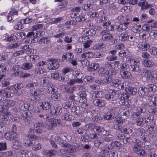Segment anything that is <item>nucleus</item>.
Listing matches in <instances>:
<instances>
[{"label":"nucleus","instance_id":"obj_1","mask_svg":"<svg viewBox=\"0 0 157 157\" xmlns=\"http://www.w3.org/2000/svg\"><path fill=\"white\" fill-rule=\"evenodd\" d=\"M85 127L86 130L97 132L102 135H105L107 134V131L105 130L103 127L96 125L95 123H90L86 125Z\"/></svg>","mask_w":157,"mask_h":157},{"label":"nucleus","instance_id":"obj_2","mask_svg":"<svg viewBox=\"0 0 157 157\" xmlns=\"http://www.w3.org/2000/svg\"><path fill=\"white\" fill-rule=\"evenodd\" d=\"M132 64L129 67V69L130 71L135 74H138L141 71L140 62L137 59H136Z\"/></svg>","mask_w":157,"mask_h":157},{"label":"nucleus","instance_id":"obj_3","mask_svg":"<svg viewBox=\"0 0 157 157\" xmlns=\"http://www.w3.org/2000/svg\"><path fill=\"white\" fill-rule=\"evenodd\" d=\"M147 103L144 101L140 100L139 101L138 105L137 108V111L140 114H145L147 111Z\"/></svg>","mask_w":157,"mask_h":157},{"label":"nucleus","instance_id":"obj_4","mask_svg":"<svg viewBox=\"0 0 157 157\" xmlns=\"http://www.w3.org/2000/svg\"><path fill=\"white\" fill-rule=\"evenodd\" d=\"M110 92L105 95V98L110 102L117 100L116 95L117 94V91L114 89L109 90Z\"/></svg>","mask_w":157,"mask_h":157},{"label":"nucleus","instance_id":"obj_5","mask_svg":"<svg viewBox=\"0 0 157 157\" xmlns=\"http://www.w3.org/2000/svg\"><path fill=\"white\" fill-rule=\"evenodd\" d=\"M48 68L50 70H54L57 69L59 67V64L57 60L53 58L48 59Z\"/></svg>","mask_w":157,"mask_h":157},{"label":"nucleus","instance_id":"obj_6","mask_svg":"<svg viewBox=\"0 0 157 157\" xmlns=\"http://www.w3.org/2000/svg\"><path fill=\"white\" fill-rule=\"evenodd\" d=\"M114 115L115 114L113 110L112 109L108 108L104 112L103 115V118L104 120L111 121L113 119Z\"/></svg>","mask_w":157,"mask_h":157},{"label":"nucleus","instance_id":"obj_7","mask_svg":"<svg viewBox=\"0 0 157 157\" xmlns=\"http://www.w3.org/2000/svg\"><path fill=\"white\" fill-rule=\"evenodd\" d=\"M140 144H134L133 147V151L138 155L144 156L145 155V151L140 149Z\"/></svg>","mask_w":157,"mask_h":157},{"label":"nucleus","instance_id":"obj_8","mask_svg":"<svg viewBox=\"0 0 157 157\" xmlns=\"http://www.w3.org/2000/svg\"><path fill=\"white\" fill-rule=\"evenodd\" d=\"M22 48H24V50H21L17 51L13 53V56L16 57L19 56L23 54L25 52L28 54H30L31 53V49L29 48V45H26L23 47Z\"/></svg>","mask_w":157,"mask_h":157},{"label":"nucleus","instance_id":"obj_9","mask_svg":"<svg viewBox=\"0 0 157 157\" xmlns=\"http://www.w3.org/2000/svg\"><path fill=\"white\" fill-rule=\"evenodd\" d=\"M140 75L142 77L145 78L147 81H149L152 77V73L149 70L144 69L141 72Z\"/></svg>","mask_w":157,"mask_h":157},{"label":"nucleus","instance_id":"obj_10","mask_svg":"<svg viewBox=\"0 0 157 157\" xmlns=\"http://www.w3.org/2000/svg\"><path fill=\"white\" fill-rule=\"evenodd\" d=\"M13 95V94L11 91L8 90L6 88L0 90V96L6 98H10Z\"/></svg>","mask_w":157,"mask_h":157},{"label":"nucleus","instance_id":"obj_11","mask_svg":"<svg viewBox=\"0 0 157 157\" xmlns=\"http://www.w3.org/2000/svg\"><path fill=\"white\" fill-rule=\"evenodd\" d=\"M61 119L63 120L70 121L74 119V117L70 114L67 110H65L62 113Z\"/></svg>","mask_w":157,"mask_h":157},{"label":"nucleus","instance_id":"obj_12","mask_svg":"<svg viewBox=\"0 0 157 157\" xmlns=\"http://www.w3.org/2000/svg\"><path fill=\"white\" fill-rule=\"evenodd\" d=\"M138 5L139 6L141 7L140 10L142 11L147 10L152 6L151 4H148L147 1L145 0H141L140 2L138 3Z\"/></svg>","mask_w":157,"mask_h":157},{"label":"nucleus","instance_id":"obj_13","mask_svg":"<svg viewBox=\"0 0 157 157\" xmlns=\"http://www.w3.org/2000/svg\"><path fill=\"white\" fill-rule=\"evenodd\" d=\"M102 11L99 13L96 19L97 23H101L106 21L107 17L103 14L104 12Z\"/></svg>","mask_w":157,"mask_h":157},{"label":"nucleus","instance_id":"obj_14","mask_svg":"<svg viewBox=\"0 0 157 157\" xmlns=\"http://www.w3.org/2000/svg\"><path fill=\"white\" fill-rule=\"evenodd\" d=\"M39 58V56L36 55H27L25 57L26 61L31 63L36 61Z\"/></svg>","mask_w":157,"mask_h":157},{"label":"nucleus","instance_id":"obj_15","mask_svg":"<svg viewBox=\"0 0 157 157\" xmlns=\"http://www.w3.org/2000/svg\"><path fill=\"white\" fill-rule=\"evenodd\" d=\"M130 24L129 22L120 24L119 25L116 26L115 29L118 32L124 31L127 29Z\"/></svg>","mask_w":157,"mask_h":157},{"label":"nucleus","instance_id":"obj_16","mask_svg":"<svg viewBox=\"0 0 157 157\" xmlns=\"http://www.w3.org/2000/svg\"><path fill=\"white\" fill-rule=\"evenodd\" d=\"M125 91L127 94L135 95L137 93L136 88L130 86H127L125 87Z\"/></svg>","mask_w":157,"mask_h":157},{"label":"nucleus","instance_id":"obj_17","mask_svg":"<svg viewBox=\"0 0 157 157\" xmlns=\"http://www.w3.org/2000/svg\"><path fill=\"white\" fill-rule=\"evenodd\" d=\"M138 93L139 96L140 97L147 95L148 93V90L146 87H139L138 90Z\"/></svg>","mask_w":157,"mask_h":157},{"label":"nucleus","instance_id":"obj_18","mask_svg":"<svg viewBox=\"0 0 157 157\" xmlns=\"http://www.w3.org/2000/svg\"><path fill=\"white\" fill-rule=\"evenodd\" d=\"M60 145L62 147L66 149V150L68 153H73L74 152V149H73V146L67 143H61Z\"/></svg>","mask_w":157,"mask_h":157},{"label":"nucleus","instance_id":"obj_19","mask_svg":"<svg viewBox=\"0 0 157 157\" xmlns=\"http://www.w3.org/2000/svg\"><path fill=\"white\" fill-rule=\"evenodd\" d=\"M21 84V83H18L11 86L12 90L13 91L14 93L17 95L20 96L21 95L20 93L21 87L20 85Z\"/></svg>","mask_w":157,"mask_h":157},{"label":"nucleus","instance_id":"obj_20","mask_svg":"<svg viewBox=\"0 0 157 157\" xmlns=\"http://www.w3.org/2000/svg\"><path fill=\"white\" fill-rule=\"evenodd\" d=\"M93 103L95 105L100 107H103L105 105V101L101 99H94L93 100Z\"/></svg>","mask_w":157,"mask_h":157},{"label":"nucleus","instance_id":"obj_21","mask_svg":"<svg viewBox=\"0 0 157 157\" xmlns=\"http://www.w3.org/2000/svg\"><path fill=\"white\" fill-rule=\"evenodd\" d=\"M120 74L122 78L125 79L130 78L131 76V73L127 71L121 70L120 71Z\"/></svg>","mask_w":157,"mask_h":157},{"label":"nucleus","instance_id":"obj_22","mask_svg":"<svg viewBox=\"0 0 157 157\" xmlns=\"http://www.w3.org/2000/svg\"><path fill=\"white\" fill-rule=\"evenodd\" d=\"M74 56L73 54L70 52H64L62 55V59L67 60H69L70 59H72Z\"/></svg>","mask_w":157,"mask_h":157},{"label":"nucleus","instance_id":"obj_23","mask_svg":"<svg viewBox=\"0 0 157 157\" xmlns=\"http://www.w3.org/2000/svg\"><path fill=\"white\" fill-rule=\"evenodd\" d=\"M15 141L13 143L12 146L13 148L15 149H19L22 146V144L21 142L20 139L16 138L14 140Z\"/></svg>","mask_w":157,"mask_h":157},{"label":"nucleus","instance_id":"obj_24","mask_svg":"<svg viewBox=\"0 0 157 157\" xmlns=\"http://www.w3.org/2000/svg\"><path fill=\"white\" fill-rule=\"evenodd\" d=\"M43 152L44 155H45L48 156H52L55 155L57 152V151L54 149L50 150H47L44 149Z\"/></svg>","mask_w":157,"mask_h":157},{"label":"nucleus","instance_id":"obj_25","mask_svg":"<svg viewBox=\"0 0 157 157\" xmlns=\"http://www.w3.org/2000/svg\"><path fill=\"white\" fill-rule=\"evenodd\" d=\"M83 33L86 35L92 36L96 34L95 30L92 29H86L83 31Z\"/></svg>","mask_w":157,"mask_h":157},{"label":"nucleus","instance_id":"obj_26","mask_svg":"<svg viewBox=\"0 0 157 157\" xmlns=\"http://www.w3.org/2000/svg\"><path fill=\"white\" fill-rule=\"evenodd\" d=\"M99 67V65L97 63H91L90 64L87 68V70L89 71H92L96 70Z\"/></svg>","mask_w":157,"mask_h":157},{"label":"nucleus","instance_id":"obj_27","mask_svg":"<svg viewBox=\"0 0 157 157\" xmlns=\"http://www.w3.org/2000/svg\"><path fill=\"white\" fill-rule=\"evenodd\" d=\"M15 102L13 100H5L3 102V106L9 107H12L15 105Z\"/></svg>","mask_w":157,"mask_h":157},{"label":"nucleus","instance_id":"obj_28","mask_svg":"<svg viewBox=\"0 0 157 157\" xmlns=\"http://www.w3.org/2000/svg\"><path fill=\"white\" fill-rule=\"evenodd\" d=\"M156 98L155 97H150L147 100L148 105L150 106H154L156 105Z\"/></svg>","mask_w":157,"mask_h":157},{"label":"nucleus","instance_id":"obj_29","mask_svg":"<svg viewBox=\"0 0 157 157\" xmlns=\"http://www.w3.org/2000/svg\"><path fill=\"white\" fill-rule=\"evenodd\" d=\"M119 114L122 116H125L126 117H128L130 114L129 111L125 108H121L119 111Z\"/></svg>","mask_w":157,"mask_h":157},{"label":"nucleus","instance_id":"obj_30","mask_svg":"<svg viewBox=\"0 0 157 157\" xmlns=\"http://www.w3.org/2000/svg\"><path fill=\"white\" fill-rule=\"evenodd\" d=\"M104 96L103 92L101 91H95L93 92L92 98H100Z\"/></svg>","mask_w":157,"mask_h":157},{"label":"nucleus","instance_id":"obj_31","mask_svg":"<svg viewBox=\"0 0 157 157\" xmlns=\"http://www.w3.org/2000/svg\"><path fill=\"white\" fill-rule=\"evenodd\" d=\"M147 120L143 117H140L136 121V124L138 126H142L144 124L147 123L148 122Z\"/></svg>","mask_w":157,"mask_h":157},{"label":"nucleus","instance_id":"obj_32","mask_svg":"<svg viewBox=\"0 0 157 157\" xmlns=\"http://www.w3.org/2000/svg\"><path fill=\"white\" fill-rule=\"evenodd\" d=\"M16 133H13L12 131L10 132H7L6 133L5 137L8 140H14L16 138L15 137V135Z\"/></svg>","mask_w":157,"mask_h":157},{"label":"nucleus","instance_id":"obj_33","mask_svg":"<svg viewBox=\"0 0 157 157\" xmlns=\"http://www.w3.org/2000/svg\"><path fill=\"white\" fill-rule=\"evenodd\" d=\"M136 133L137 136L140 137V138H141V137L144 136V135H147L145 133V129L143 128H139L137 129L136 131Z\"/></svg>","mask_w":157,"mask_h":157},{"label":"nucleus","instance_id":"obj_34","mask_svg":"<svg viewBox=\"0 0 157 157\" xmlns=\"http://www.w3.org/2000/svg\"><path fill=\"white\" fill-rule=\"evenodd\" d=\"M61 94L56 92L51 96L52 99L54 101H59L61 97Z\"/></svg>","mask_w":157,"mask_h":157},{"label":"nucleus","instance_id":"obj_35","mask_svg":"<svg viewBox=\"0 0 157 157\" xmlns=\"http://www.w3.org/2000/svg\"><path fill=\"white\" fill-rule=\"evenodd\" d=\"M74 102L72 101H67L63 102L62 105V106L63 108L65 109H71V107H73L74 105H73Z\"/></svg>","mask_w":157,"mask_h":157},{"label":"nucleus","instance_id":"obj_36","mask_svg":"<svg viewBox=\"0 0 157 157\" xmlns=\"http://www.w3.org/2000/svg\"><path fill=\"white\" fill-rule=\"evenodd\" d=\"M117 96L118 99H121L124 100L125 101L129 98V96L127 93H119L117 91Z\"/></svg>","mask_w":157,"mask_h":157},{"label":"nucleus","instance_id":"obj_37","mask_svg":"<svg viewBox=\"0 0 157 157\" xmlns=\"http://www.w3.org/2000/svg\"><path fill=\"white\" fill-rule=\"evenodd\" d=\"M75 132L76 134H79L82 136L86 134V130L82 127L77 128L75 130Z\"/></svg>","mask_w":157,"mask_h":157},{"label":"nucleus","instance_id":"obj_38","mask_svg":"<svg viewBox=\"0 0 157 157\" xmlns=\"http://www.w3.org/2000/svg\"><path fill=\"white\" fill-rule=\"evenodd\" d=\"M12 22L14 24H17L14 26V29L18 30L22 29L23 25L21 22H19L17 20H14Z\"/></svg>","mask_w":157,"mask_h":157},{"label":"nucleus","instance_id":"obj_39","mask_svg":"<svg viewBox=\"0 0 157 157\" xmlns=\"http://www.w3.org/2000/svg\"><path fill=\"white\" fill-rule=\"evenodd\" d=\"M113 37V36L112 34L107 33V34L103 35L101 37V39L104 41H107L111 40Z\"/></svg>","mask_w":157,"mask_h":157},{"label":"nucleus","instance_id":"obj_40","mask_svg":"<svg viewBox=\"0 0 157 157\" xmlns=\"http://www.w3.org/2000/svg\"><path fill=\"white\" fill-rule=\"evenodd\" d=\"M121 83V80L117 79H112L110 84L111 86H113L117 88L118 86Z\"/></svg>","mask_w":157,"mask_h":157},{"label":"nucleus","instance_id":"obj_41","mask_svg":"<svg viewBox=\"0 0 157 157\" xmlns=\"http://www.w3.org/2000/svg\"><path fill=\"white\" fill-rule=\"evenodd\" d=\"M33 67V65L32 63L26 62L23 64L22 68L24 70H28L31 69Z\"/></svg>","mask_w":157,"mask_h":157},{"label":"nucleus","instance_id":"obj_42","mask_svg":"<svg viewBox=\"0 0 157 157\" xmlns=\"http://www.w3.org/2000/svg\"><path fill=\"white\" fill-rule=\"evenodd\" d=\"M112 78L108 76L107 77H105L102 78L101 81L100 82L101 83H103L105 85H107L109 82H111L112 80Z\"/></svg>","mask_w":157,"mask_h":157},{"label":"nucleus","instance_id":"obj_43","mask_svg":"<svg viewBox=\"0 0 157 157\" xmlns=\"http://www.w3.org/2000/svg\"><path fill=\"white\" fill-rule=\"evenodd\" d=\"M40 82L44 86L46 87L48 86L49 84L48 77H44L40 79Z\"/></svg>","mask_w":157,"mask_h":157},{"label":"nucleus","instance_id":"obj_44","mask_svg":"<svg viewBox=\"0 0 157 157\" xmlns=\"http://www.w3.org/2000/svg\"><path fill=\"white\" fill-rule=\"evenodd\" d=\"M150 45L148 43H144L143 44H140L139 45V48H141L142 51H145L147 50L150 48Z\"/></svg>","mask_w":157,"mask_h":157},{"label":"nucleus","instance_id":"obj_45","mask_svg":"<svg viewBox=\"0 0 157 157\" xmlns=\"http://www.w3.org/2000/svg\"><path fill=\"white\" fill-rule=\"evenodd\" d=\"M41 106L43 109L46 110L49 109L51 107V105L49 102L43 101L42 103Z\"/></svg>","mask_w":157,"mask_h":157},{"label":"nucleus","instance_id":"obj_46","mask_svg":"<svg viewBox=\"0 0 157 157\" xmlns=\"http://www.w3.org/2000/svg\"><path fill=\"white\" fill-rule=\"evenodd\" d=\"M107 132H108L107 131ZM105 135H106V136L103 139V140L105 141L109 142L113 140L114 139V137L113 136L110 134L107 133V132Z\"/></svg>","mask_w":157,"mask_h":157},{"label":"nucleus","instance_id":"obj_47","mask_svg":"<svg viewBox=\"0 0 157 157\" xmlns=\"http://www.w3.org/2000/svg\"><path fill=\"white\" fill-rule=\"evenodd\" d=\"M103 117H102L100 116L97 115L94 116L92 118V120L94 122L98 123H100L101 122L103 121Z\"/></svg>","mask_w":157,"mask_h":157},{"label":"nucleus","instance_id":"obj_48","mask_svg":"<svg viewBox=\"0 0 157 157\" xmlns=\"http://www.w3.org/2000/svg\"><path fill=\"white\" fill-rule=\"evenodd\" d=\"M78 95L80 100H84L83 102L86 100V94L85 91H82L78 93Z\"/></svg>","mask_w":157,"mask_h":157},{"label":"nucleus","instance_id":"obj_49","mask_svg":"<svg viewBox=\"0 0 157 157\" xmlns=\"http://www.w3.org/2000/svg\"><path fill=\"white\" fill-rule=\"evenodd\" d=\"M129 35L126 33L121 34L119 36V40L121 41H126L128 40Z\"/></svg>","mask_w":157,"mask_h":157},{"label":"nucleus","instance_id":"obj_50","mask_svg":"<svg viewBox=\"0 0 157 157\" xmlns=\"http://www.w3.org/2000/svg\"><path fill=\"white\" fill-rule=\"evenodd\" d=\"M144 61V66L145 67H152L153 65L154 62L152 60H147Z\"/></svg>","mask_w":157,"mask_h":157},{"label":"nucleus","instance_id":"obj_51","mask_svg":"<svg viewBox=\"0 0 157 157\" xmlns=\"http://www.w3.org/2000/svg\"><path fill=\"white\" fill-rule=\"evenodd\" d=\"M32 95L34 97L35 100H38L39 99L37 97H39L40 94L41 92L40 90H35L33 92H31Z\"/></svg>","mask_w":157,"mask_h":157},{"label":"nucleus","instance_id":"obj_52","mask_svg":"<svg viewBox=\"0 0 157 157\" xmlns=\"http://www.w3.org/2000/svg\"><path fill=\"white\" fill-rule=\"evenodd\" d=\"M47 125L48 126L49 130H52V128L56 127L53 119L47 123Z\"/></svg>","mask_w":157,"mask_h":157},{"label":"nucleus","instance_id":"obj_53","mask_svg":"<svg viewBox=\"0 0 157 157\" xmlns=\"http://www.w3.org/2000/svg\"><path fill=\"white\" fill-rule=\"evenodd\" d=\"M37 83L35 82H30L27 84L25 86L26 88L29 89L33 88V89L37 86Z\"/></svg>","mask_w":157,"mask_h":157},{"label":"nucleus","instance_id":"obj_54","mask_svg":"<svg viewBox=\"0 0 157 157\" xmlns=\"http://www.w3.org/2000/svg\"><path fill=\"white\" fill-rule=\"evenodd\" d=\"M147 88V89L149 91H151L153 92H155L157 90V87L153 84L149 85Z\"/></svg>","mask_w":157,"mask_h":157},{"label":"nucleus","instance_id":"obj_55","mask_svg":"<svg viewBox=\"0 0 157 157\" xmlns=\"http://www.w3.org/2000/svg\"><path fill=\"white\" fill-rule=\"evenodd\" d=\"M26 37L31 39L32 40L35 39L34 31H31L28 32L26 35Z\"/></svg>","mask_w":157,"mask_h":157},{"label":"nucleus","instance_id":"obj_56","mask_svg":"<svg viewBox=\"0 0 157 157\" xmlns=\"http://www.w3.org/2000/svg\"><path fill=\"white\" fill-rule=\"evenodd\" d=\"M39 42L41 43L48 44L50 42V41L48 37H44L40 39Z\"/></svg>","mask_w":157,"mask_h":157},{"label":"nucleus","instance_id":"obj_57","mask_svg":"<svg viewBox=\"0 0 157 157\" xmlns=\"http://www.w3.org/2000/svg\"><path fill=\"white\" fill-rule=\"evenodd\" d=\"M47 92L48 93L53 94L56 91V89L53 86H49L46 89Z\"/></svg>","mask_w":157,"mask_h":157},{"label":"nucleus","instance_id":"obj_58","mask_svg":"<svg viewBox=\"0 0 157 157\" xmlns=\"http://www.w3.org/2000/svg\"><path fill=\"white\" fill-rule=\"evenodd\" d=\"M17 39V37L16 36L12 34L10 36L8 37L7 38H5V40L7 41H15Z\"/></svg>","mask_w":157,"mask_h":157},{"label":"nucleus","instance_id":"obj_59","mask_svg":"<svg viewBox=\"0 0 157 157\" xmlns=\"http://www.w3.org/2000/svg\"><path fill=\"white\" fill-rule=\"evenodd\" d=\"M34 141L32 140L27 139L25 140V146H30L33 145L34 144Z\"/></svg>","mask_w":157,"mask_h":157},{"label":"nucleus","instance_id":"obj_60","mask_svg":"<svg viewBox=\"0 0 157 157\" xmlns=\"http://www.w3.org/2000/svg\"><path fill=\"white\" fill-rule=\"evenodd\" d=\"M132 129L128 127L123 128L122 132L125 134L129 135L132 133Z\"/></svg>","mask_w":157,"mask_h":157},{"label":"nucleus","instance_id":"obj_61","mask_svg":"<svg viewBox=\"0 0 157 157\" xmlns=\"http://www.w3.org/2000/svg\"><path fill=\"white\" fill-rule=\"evenodd\" d=\"M29 119V117L27 112H24L22 114V117L21 119L23 120L25 122H27Z\"/></svg>","mask_w":157,"mask_h":157},{"label":"nucleus","instance_id":"obj_62","mask_svg":"<svg viewBox=\"0 0 157 157\" xmlns=\"http://www.w3.org/2000/svg\"><path fill=\"white\" fill-rule=\"evenodd\" d=\"M140 114L137 111L133 112L132 114V117L133 120H136V121L140 117Z\"/></svg>","mask_w":157,"mask_h":157},{"label":"nucleus","instance_id":"obj_63","mask_svg":"<svg viewBox=\"0 0 157 157\" xmlns=\"http://www.w3.org/2000/svg\"><path fill=\"white\" fill-rule=\"evenodd\" d=\"M149 34L151 36H153L154 39H157V30H153Z\"/></svg>","mask_w":157,"mask_h":157},{"label":"nucleus","instance_id":"obj_64","mask_svg":"<svg viewBox=\"0 0 157 157\" xmlns=\"http://www.w3.org/2000/svg\"><path fill=\"white\" fill-rule=\"evenodd\" d=\"M150 52L152 55L157 56V48H152L150 50Z\"/></svg>","mask_w":157,"mask_h":157}]
</instances>
